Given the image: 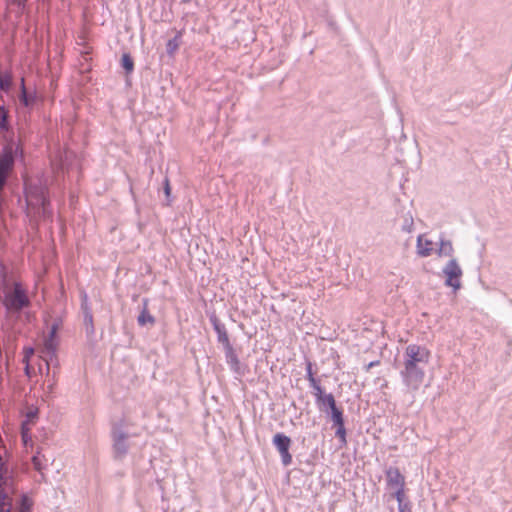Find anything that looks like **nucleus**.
Segmentation results:
<instances>
[{
    "label": "nucleus",
    "mask_w": 512,
    "mask_h": 512,
    "mask_svg": "<svg viewBox=\"0 0 512 512\" xmlns=\"http://www.w3.org/2000/svg\"><path fill=\"white\" fill-rule=\"evenodd\" d=\"M48 186L49 178L44 174L26 178L24 181L27 205L43 215L49 205Z\"/></svg>",
    "instance_id": "nucleus-1"
},
{
    "label": "nucleus",
    "mask_w": 512,
    "mask_h": 512,
    "mask_svg": "<svg viewBox=\"0 0 512 512\" xmlns=\"http://www.w3.org/2000/svg\"><path fill=\"white\" fill-rule=\"evenodd\" d=\"M403 384L410 392L417 391L422 385L425 377V367L412 362L403 361V368L400 370Z\"/></svg>",
    "instance_id": "nucleus-2"
},
{
    "label": "nucleus",
    "mask_w": 512,
    "mask_h": 512,
    "mask_svg": "<svg viewBox=\"0 0 512 512\" xmlns=\"http://www.w3.org/2000/svg\"><path fill=\"white\" fill-rule=\"evenodd\" d=\"M17 152L18 146L14 143L6 144L0 151V192L5 187L14 168Z\"/></svg>",
    "instance_id": "nucleus-3"
},
{
    "label": "nucleus",
    "mask_w": 512,
    "mask_h": 512,
    "mask_svg": "<svg viewBox=\"0 0 512 512\" xmlns=\"http://www.w3.org/2000/svg\"><path fill=\"white\" fill-rule=\"evenodd\" d=\"M403 359L405 362L426 367L430 359V351L424 346L410 344L405 349Z\"/></svg>",
    "instance_id": "nucleus-4"
},
{
    "label": "nucleus",
    "mask_w": 512,
    "mask_h": 512,
    "mask_svg": "<svg viewBox=\"0 0 512 512\" xmlns=\"http://www.w3.org/2000/svg\"><path fill=\"white\" fill-rule=\"evenodd\" d=\"M291 442L290 437L283 433H276L272 439V443L279 452L284 466H289L292 463V455L289 452Z\"/></svg>",
    "instance_id": "nucleus-5"
},
{
    "label": "nucleus",
    "mask_w": 512,
    "mask_h": 512,
    "mask_svg": "<svg viewBox=\"0 0 512 512\" xmlns=\"http://www.w3.org/2000/svg\"><path fill=\"white\" fill-rule=\"evenodd\" d=\"M4 302L7 309L13 311H20L30 303L28 296L25 294V290H8Z\"/></svg>",
    "instance_id": "nucleus-6"
},
{
    "label": "nucleus",
    "mask_w": 512,
    "mask_h": 512,
    "mask_svg": "<svg viewBox=\"0 0 512 512\" xmlns=\"http://www.w3.org/2000/svg\"><path fill=\"white\" fill-rule=\"evenodd\" d=\"M443 274L446 277V285L451 288H461L460 278L462 269L456 259H450L443 268Z\"/></svg>",
    "instance_id": "nucleus-7"
},
{
    "label": "nucleus",
    "mask_w": 512,
    "mask_h": 512,
    "mask_svg": "<svg viewBox=\"0 0 512 512\" xmlns=\"http://www.w3.org/2000/svg\"><path fill=\"white\" fill-rule=\"evenodd\" d=\"M112 437H113V447H114V453L115 457L118 459L123 458L127 452L129 445L127 443L128 435L123 432L120 428L114 427L112 431Z\"/></svg>",
    "instance_id": "nucleus-8"
},
{
    "label": "nucleus",
    "mask_w": 512,
    "mask_h": 512,
    "mask_svg": "<svg viewBox=\"0 0 512 512\" xmlns=\"http://www.w3.org/2000/svg\"><path fill=\"white\" fill-rule=\"evenodd\" d=\"M209 320L213 326V329L217 333L218 342L223 345L224 348L231 345L229 336L225 325L220 321L215 313L209 315Z\"/></svg>",
    "instance_id": "nucleus-9"
},
{
    "label": "nucleus",
    "mask_w": 512,
    "mask_h": 512,
    "mask_svg": "<svg viewBox=\"0 0 512 512\" xmlns=\"http://www.w3.org/2000/svg\"><path fill=\"white\" fill-rule=\"evenodd\" d=\"M386 482L390 489H397L405 486V478L396 467H389L386 470Z\"/></svg>",
    "instance_id": "nucleus-10"
},
{
    "label": "nucleus",
    "mask_w": 512,
    "mask_h": 512,
    "mask_svg": "<svg viewBox=\"0 0 512 512\" xmlns=\"http://www.w3.org/2000/svg\"><path fill=\"white\" fill-rule=\"evenodd\" d=\"M58 349V340L44 337L42 347L40 348V357L43 361H53Z\"/></svg>",
    "instance_id": "nucleus-11"
},
{
    "label": "nucleus",
    "mask_w": 512,
    "mask_h": 512,
    "mask_svg": "<svg viewBox=\"0 0 512 512\" xmlns=\"http://www.w3.org/2000/svg\"><path fill=\"white\" fill-rule=\"evenodd\" d=\"M81 309L83 312V322L86 327V331L87 333H93V316L90 307L88 306L87 294L84 291L81 293Z\"/></svg>",
    "instance_id": "nucleus-12"
},
{
    "label": "nucleus",
    "mask_w": 512,
    "mask_h": 512,
    "mask_svg": "<svg viewBox=\"0 0 512 512\" xmlns=\"http://www.w3.org/2000/svg\"><path fill=\"white\" fill-rule=\"evenodd\" d=\"M0 288H22L21 284L14 281L9 268L0 261Z\"/></svg>",
    "instance_id": "nucleus-13"
},
{
    "label": "nucleus",
    "mask_w": 512,
    "mask_h": 512,
    "mask_svg": "<svg viewBox=\"0 0 512 512\" xmlns=\"http://www.w3.org/2000/svg\"><path fill=\"white\" fill-rule=\"evenodd\" d=\"M226 362L229 365L230 369L238 375H242L240 361L232 347V345L224 348Z\"/></svg>",
    "instance_id": "nucleus-14"
},
{
    "label": "nucleus",
    "mask_w": 512,
    "mask_h": 512,
    "mask_svg": "<svg viewBox=\"0 0 512 512\" xmlns=\"http://www.w3.org/2000/svg\"><path fill=\"white\" fill-rule=\"evenodd\" d=\"M19 100L21 104L25 107H32L36 100L37 95L35 92H29L25 86V80L24 78L21 79V91L19 95Z\"/></svg>",
    "instance_id": "nucleus-15"
},
{
    "label": "nucleus",
    "mask_w": 512,
    "mask_h": 512,
    "mask_svg": "<svg viewBox=\"0 0 512 512\" xmlns=\"http://www.w3.org/2000/svg\"><path fill=\"white\" fill-rule=\"evenodd\" d=\"M433 242L423 238V235H419L417 238V253L421 257H428L433 251Z\"/></svg>",
    "instance_id": "nucleus-16"
},
{
    "label": "nucleus",
    "mask_w": 512,
    "mask_h": 512,
    "mask_svg": "<svg viewBox=\"0 0 512 512\" xmlns=\"http://www.w3.org/2000/svg\"><path fill=\"white\" fill-rule=\"evenodd\" d=\"M315 397H316L317 404L319 405L320 409L323 411H327V409L336 405L335 398L331 393L324 394V392L322 391L320 395L318 394Z\"/></svg>",
    "instance_id": "nucleus-17"
},
{
    "label": "nucleus",
    "mask_w": 512,
    "mask_h": 512,
    "mask_svg": "<svg viewBox=\"0 0 512 512\" xmlns=\"http://www.w3.org/2000/svg\"><path fill=\"white\" fill-rule=\"evenodd\" d=\"M306 377H307V380L309 381L310 383V386L314 389V395L317 396L318 394L320 395L321 392L323 391L322 387L320 386L319 382L317 381V379L314 377V374L312 372V365L311 363H308L307 365V368H306Z\"/></svg>",
    "instance_id": "nucleus-18"
},
{
    "label": "nucleus",
    "mask_w": 512,
    "mask_h": 512,
    "mask_svg": "<svg viewBox=\"0 0 512 512\" xmlns=\"http://www.w3.org/2000/svg\"><path fill=\"white\" fill-rule=\"evenodd\" d=\"M137 320L141 326H145L146 324H153L155 321L153 316L147 311V299H143V309Z\"/></svg>",
    "instance_id": "nucleus-19"
},
{
    "label": "nucleus",
    "mask_w": 512,
    "mask_h": 512,
    "mask_svg": "<svg viewBox=\"0 0 512 512\" xmlns=\"http://www.w3.org/2000/svg\"><path fill=\"white\" fill-rule=\"evenodd\" d=\"M181 42V33L178 32L172 39H169L166 44V52L169 56H173L178 50Z\"/></svg>",
    "instance_id": "nucleus-20"
},
{
    "label": "nucleus",
    "mask_w": 512,
    "mask_h": 512,
    "mask_svg": "<svg viewBox=\"0 0 512 512\" xmlns=\"http://www.w3.org/2000/svg\"><path fill=\"white\" fill-rule=\"evenodd\" d=\"M12 87V74L8 71H0V90L10 91Z\"/></svg>",
    "instance_id": "nucleus-21"
},
{
    "label": "nucleus",
    "mask_w": 512,
    "mask_h": 512,
    "mask_svg": "<svg viewBox=\"0 0 512 512\" xmlns=\"http://www.w3.org/2000/svg\"><path fill=\"white\" fill-rule=\"evenodd\" d=\"M453 251H454V249H453L451 241L445 240V239H440V245L437 250V254L439 256H452Z\"/></svg>",
    "instance_id": "nucleus-22"
},
{
    "label": "nucleus",
    "mask_w": 512,
    "mask_h": 512,
    "mask_svg": "<svg viewBox=\"0 0 512 512\" xmlns=\"http://www.w3.org/2000/svg\"><path fill=\"white\" fill-rule=\"evenodd\" d=\"M121 66L125 70L126 74H131L134 70V61L128 53H124L121 59Z\"/></svg>",
    "instance_id": "nucleus-23"
},
{
    "label": "nucleus",
    "mask_w": 512,
    "mask_h": 512,
    "mask_svg": "<svg viewBox=\"0 0 512 512\" xmlns=\"http://www.w3.org/2000/svg\"><path fill=\"white\" fill-rule=\"evenodd\" d=\"M330 410V417H331V420L333 421L334 425L336 424H341L342 422H344V418H343V411L337 407V405L329 408Z\"/></svg>",
    "instance_id": "nucleus-24"
},
{
    "label": "nucleus",
    "mask_w": 512,
    "mask_h": 512,
    "mask_svg": "<svg viewBox=\"0 0 512 512\" xmlns=\"http://www.w3.org/2000/svg\"><path fill=\"white\" fill-rule=\"evenodd\" d=\"M32 462L34 468L40 472L46 466V464H44L43 462L47 463L48 459L45 457V455H41L40 452H37V454L32 457Z\"/></svg>",
    "instance_id": "nucleus-25"
},
{
    "label": "nucleus",
    "mask_w": 512,
    "mask_h": 512,
    "mask_svg": "<svg viewBox=\"0 0 512 512\" xmlns=\"http://www.w3.org/2000/svg\"><path fill=\"white\" fill-rule=\"evenodd\" d=\"M414 228V220L412 215L407 214L404 216L403 223L401 226V230L406 233H411Z\"/></svg>",
    "instance_id": "nucleus-26"
},
{
    "label": "nucleus",
    "mask_w": 512,
    "mask_h": 512,
    "mask_svg": "<svg viewBox=\"0 0 512 512\" xmlns=\"http://www.w3.org/2000/svg\"><path fill=\"white\" fill-rule=\"evenodd\" d=\"M8 125V111L4 105H0V129L7 130Z\"/></svg>",
    "instance_id": "nucleus-27"
},
{
    "label": "nucleus",
    "mask_w": 512,
    "mask_h": 512,
    "mask_svg": "<svg viewBox=\"0 0 512 512\" xmlns=\"http://www.w3.org/2000/svg\"><path fill=\"white\" fill-rule=\"evenodd\" d=\"M337 427L335 436L341 440L342 443H346V429L344 426V422L341 424H336Z\"/></svg>",
    "instance_id": "nucleus-28"
},
{
    "label": "nucleus",
    "mask_w": 512,
    "mask_h": 512,
    "mask_svg": "<svg viewBox=\"0 0 512 512\" xmlns=\"http://www.w3.org/2000/svg\"><path fill=\"white\" fill-rule=\"evenodd\" d=\"M393 497L397 500L398 504L404 503V487L393 489Z\"/></svg>",
    "instance_id": "nucleus-29"
},
{
    "label": "nucleus",
    "mask_w": 512,
    "mask_h": 512,
    "mask_svg": "<svg viewBox=\"0 0 512 512\" xmlns=\"http://www.w3.org/2000/svg\"><path fill=\"white\" fill-rule=\"evenodd\" d=\"M44 362L46 364L47 375L49 374L50 366H52L54 369L59 367V360L57 357V353H55V359L53 361H44Z\"/></svg>",
    "instance_id": "nucleus-30"
},
{
    "label": "nucleus",
    "mask_w": 512,
    "mask_h": 512,
    "mask_svg": "<svg viewBox=\"0 0 512 512\" xmlns=\"http://www.w3.org/2000/svg\"><path fill=\"white\" fill-rule=\"evenodd\" d=\"M163 185H164V193L166 195V198H167L168 202H170L171 187H170L169 179L167 177L164 179Z\"/></svg>",
    "instance_id": "nucleus-31"
},
{
    "label": "nucleus",
    "mask_w": 512,
    "mask_h": 512,
    "mask_svg": "<svg viewBox=\"0 0 512 512\" xmlns=\"http://www.w3.org/2000/svg\"><path fill=\"white\" fill-rule=\"evenodd\" d=\"M398 510H399V512H410L409 504L408 503L398 504Z\"/></svg>",
    "instance_id": "nucleus-32"
},
{
    "label": "nucleus",
    "mask_w": 512,
    "mask_h": 512,
    "mask_svg": "<svg viewBox=\"0 0 512 512\" xmlns=\"http://www.w3.org/2000/svg\"><path fill=\"white\" fill-rule=\"evenodd\" d=\"M33 354H34V349H33V348H28V349H26V351H25V356H24V361H25V362H28V361H29L30 356H32Z\"/></svg>",
    "instance_id": "nucleus-33"
},
{
    "label": "nucleus",
    "mask_w": 512,
    "mask_h": 512,
    "mask_svg": "<svg viewBox=\"0 0 512 512\" xmlns=\"http://www.w3.org/2000/svg\"><path fill=\"white\" fill-rule=\"evenodd\" d=\"M27 0H12V3L19 8H23L25 6Z\"/></svg>",
    "instance_id": "nucleus-34"
},
{
    "label": "nucleus",
    "mask_w": 512,
    "mask_h": 512,
    "mask_svg": "<svg viewBox=\"0 0 512 512\" xmlns=\"http://www.w3.org/2000/svg\"><path fill=\"white\" fill-rule=\"evenodd\" d=\"M379 364V361H373V362H370L367 366H366V371H369L372 367L376 366Z\"/></svg>",
    "instance_id": "nucleus-35"
},
{
    "label": "nucleus",
    "mask_w": 512,
    "mask_h": 512,
    "mask_svg": "<svg viewBox=\"0 0 512 512\" xmlns=\"http://www.w3.org/2000/svg\"><path fill=\"white\" fill-rule=\"evenodd\" d=\"M45 337L49 338V339L57 340V334L53 333V332H50V331H49L48 335L45 336Z\"/></svg>",
    "instance_id": "nucleus-36"
},
{
    "label": "nucleus",
    "mask_w": 512,
    "mask_h": 512,
    "mask_svg": "<svg viewBox=\"0 0 512 512\" xmlns=\"http://www.w3.org/2000/svg\"><path fill=\"white\" fill-rule=\"evenodd\" d=\"M25 373L27 376L31 375V367L28 362H26Z\"/></svg>",
    "instance_id": "nucleus-37"
},
{
    "label": "nucleus",
    "mask_w": 512,
    "mask_h": 512,
    "mask_svg": "<svg viewBox=\"0 0 512 512\" xmlns=\"http://www.w3.org/2000/svg\"><path fill=\"white\" fill-rule=\"evenodd\" d=\"M50 332H53V333L57 334V332H58V325L57 324H53L51 326Z\"/></svg>",
    "instance_id": "nucleus-38"
},
{
    "label": "nucleus",
    "mask_w": 512,
    "mask_h": 512,
    "mask_svg": "<svg viewBox=\"0 0 512 512\" xmlns=\"http://www.w3.org/2000/svg\"><path fill=\"white\" fill-rule=\"evenodd\" d=\"M27 438H28V435H27V432H25L24 430L22 431V439L24 441L25 444H27Z\"/></svg>",
    "instance_id": "nucleus-39"
},
{
    "label": "nucleus",
    "mask_w": 512,
    "mask_h": 512,
    "mask_svg": "<svg viewBox=\"0 0 512 512\" xmlns=\"http://www.w3.org/2000/svg\"><path fill=\"white\" fill-rule=\"evenodd\" d=\"M181 1H182V3H190L191 2V0H181Z\"/></svg>",
    "instance_id": "nucleus-40"
}]
</instances>
